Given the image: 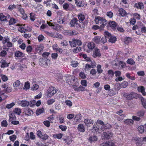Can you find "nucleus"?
Listing matches in <instances>:
<instances>
[{
	"label": "nucleus",
	"mask_w": 146,
	"mask_h": 146,
	"mask_svg": "<svg viewBox=\"0 0 146 146\" xmlns=\"http://www.w3.org/2000/svg\"><path fill=\"white\" fill-rule=\"evenodd\" d=\"M95 21L97 24L99 23L101 24L102 25L101 27H104V26L107 24L108 23V21L106 19L100 17H95Z\"/></svg>",
	"instance_id": "1"
},
{
	"label": "nucleus",
	"mask_w": 146,
	"mask_h": 146,
	"mask_svg": "<svg viewBox=\"0 0 146 146\" xmlns=\"http://www.w3.org/2000/svg\"><path fill=\"white\" fill-rule=\"evenodd\" d=\"M57 92L56 89L52 86L49 87L48 90L47 97L50 98L54 94Z\"/></svg>",
	"instance_id": "2"
},
{
	"label": "nucleus",
	"mask_w": 146,
	"mask_h": 146,
	"mask_svg": "<svg viewBox=\"0 0 146 146\" xmlns=\"http://www.w3.org/2000/svg\"><path fill=\"white\" fill-rule=\"evenodd\" d=\"M140 25L138 28L139 31L135 32L138 35H141L142 33H146V27L140 23Z\"/></svg>",
	"instance_id": "3"
},
{
	"label": "nucleus",
	"mask_w": 146,
	"mask_h": 146,
	"mask_svg": "<svg viewBox=\"0 0 146 146\" xmlns=\"http://www.w3.org/2000/svg\"><path fill=\"white\" fill-rule=\"evenodd\" d=\"M113 136L112 133L110 131L107 132H103L102 135V139H110Z\"/></svg>",
	"instance_id": "4"
},
{
	"label": "nucleus",
	"mask_w": 146,
	"mask_h": 146,
	"mask_svg": "<svg viewBox=\"0 0 146 146\" xmlns=\"http://www.w3.org/2000/svg\"><path fill=\"white\" fill-rule=\"evenodd\" d=\"M47 23L49 26L52 27V29L58 31L61 27V26L55 23H53L47 21Z\"/></svg>",
	"instance_id": "5"
},
{
	"label": "nucleus",
	"mask_w": 146,
	"mask_h": 146,
	"mask_svg": "<svg viewBox=\"0 0 146 146\" xmlns=\"http://www.w3.org/2000/svg\"><path fill=\"white\" fill-rule=\"evenodd\" d=\"M132 140L133 141L135 142L137 146H141L142 144L141 143V139L140 138L138 137H135L132 138Z\"/></svg>",
	"instance_id": "6"
},
{
	"label": "nucleus",
	"mask_w": 146,
	"mask_h": 146,
	"mask_svg": "<svg viewBox=\"0 0 146 146\" xmlns=\"http://www.w3.org/2000/svg\"><path fill=\"white\" fill-rule=\"evenodd\" d=\"M17 8L19 10V11L24 16H26L25 17H24L23 19L24 20H26L28 18V17L27 16L26 14L25 13V11L24 9L21 7L20 5H17Z\"/></svg>",
	"instance_id": "7"
},
{
	"label": "nucleus",
	"mask_w": 146,
	"mask_h": 146,
	"mask_svg": "<svg viewBox=\"0 0 146 146\" xmlns=\"http://www.w3.org/2000/svg\"><path fill=\"white\" fill-rule=\"evenodd\" d=\"M101 56V54L100 53V50L97 48H95L93 52V56L94 57L96 58V57H100Z\"/></svg>",
	"instance_id": "8"
},
{
	"label": "nucleus",
	"mask_w": 146,
	"mask_h": 146,
	"mask_svg": "<svg viewBox=\"0 0 146 146\" xmlns=\"http://www.w3.org/2000/svg\"><path fill=\"white\" fill-rule=\"evenodd\" d=\"M78 21V19L76 18H74L72 19L71 20L70 23V25L71 27H75L76 26L77 27H78L77 23Z\"/></svg>",
	"instance_id": "9"
},
{
	"label": "nucleus",
	"mask_w": 146,
	"mask_h": 146,
	"mask_svg": "<svg viewBox=\"0 0 146 146\" xmlns=\"http://www.w3.org/2000/svg\"><path fill=\"white\" fill-rule=\"evenodd\" d=\"M1 64V68H4L7 67L9 66V64L10 62H7L5 59H3L0 62Z\"/></svg>",
	"instance_id": "10"
},
{
	"label": "nucleus",
	"mask_w": 146,
	"mask_h": 146,
	"mask_svg": "<svg viewBox=\"0 0 146 146\" xmlns=\"http://www.w3.org/2000/svg\"><path fill=\"white\" fill-rule=\"evenodd\" d=\"M49 61L47 58H40L39 60V62H40L39 64L42 65H48L47 62Z\"/></svg>",
	"instance_id": "11"
},
{
	"label": "nucleus",
	"mask_w": 146,
	"mask_h": 146,
	"mask_svg": "<svg viewBox=\"0 0 146 146\" xmlns=\"http://www.w3.org/2000/svg\"><path fill=\"white\" fill-rule=\"evenodd\" d=\"M88 23V22L87 21H84V22H81L80 23V24H78V27H79L81 29H82V30L84 29L86 26L87 24Z\"/></svg>",
	"instance_id": "12"
},
{
	"label": "nucleus",
	"mask_w": 146,
	"mask_h": 146,
	"mask_svg": "<svg viewBox=\"0 0 146 146\" xmlns=\"http://www.w3.org/2000/svg\"><path fill=\"white\" fill-rule=\"evenodd\" d=\"M138 129L140 133H143L146 130V125H145L144 126L141 125L139 126L138 128Z\"/></svg>",
	"instance_id": "13"
},
{
	"label": "nucleus",
	"mask_w": 146,
	"mask_h": 146,
	"mask_svg": "<svg viewBox=\"0 0 146 146\" xmlns=\"http://www.w3.org/2000/svg\"><path fill=\"white\" fill-rule=\"evenodd\" d=\"M134 7L137 9H143L144 8V5L143 3L140 2L138 3H135V4Z\"/></svg>",
	"instance_id": "14"
},
{
	"label": "nucleus",
	"mask_w": 146,
	"mask_h": 146,
	"mask_svg": "<svg viewBox=\"0 0 146 146\" xmlns=\"http://www.w3.org/2000/svg\"><path fill=\"white\" fill-rule=\"evenodd\" d=\"M78 129L80 132H84L85 131V128L83 125L80 124L78 126Z\"/></svg>",
	"instance_id": "15"
},
{
	"label": "nucleus",
	"mask_w": 146,
	"mask_h": 146,
	"mask_svg": "<svg viewBox=\"0 0 146 146\" xmlns=\"http://www.w3.org/2000/svg\"><path fill=\"white\" fill-rule=\"evenodd\" d=\"M109 25L112 29H115L117 27L116 23L114 21H111L109 23Z\"/></svg>",
	"instance_id": "16"
},
{
	"label": "nucleus",
	"mask_w": 146,
	"mask_h": 146,
	"mask_svg": "<svg viewBox=\"0 0 146 146\" xmlns=\"http://www.w3.org/2000/svg\"><path fill=\"white\" fill-rule=\"evenodd\" d=\"M97 140V137L95 135L90 136L88 139V141L90 143H92L93 142L96 141Z\"/></svg>",
	"instance_id": "17"
},
{
	"label": "nucleus",
	"mask_w": 146,
	"mask_h": 146,
	"mask_svg": "<svg viewBox=\"0 0 146 146\" xmlns=\"http://www.w3.org/2000/svg\"><path fill=\"white\" fill-rule=\"evenodd\" d=\"M101 37L100 36H95L93 39V41L97 44H99L100 42Z\"/></svg>",
	"instance_id": "18"
},
{
	"label": "nucleus",
	"mask_w": 146,
	"mask_h": 146,
	"mask_svg": "<svg viewBox=\"0 0 146 146\" xmlns=\"http://www.w3.org/2000/svg\"><path fill=\"white\" fill-rule=\"evenodd\" d=\"M145 112V111L143 110H140L136 113V115L141 118V117H143L144 116Z\"/></svg>",
	"instance_id": "19"
},
{
	"label": "nucleus",
	"mask_w": 146,
	"mask_h": 146,
	"mask_svg": "<svg viewBox=\"0 0 146 146\" xmlns=\"http://www.w3.org/2000/svg\"><path fill=\"white\" fill-rule=\"evenodd\" d=\"M84 122L86 125H88L89 123L90 124H93L94 123L93 121L92 120L90 119H87L84 120Z\"/></svg>",
	"instance_id": "20"
},
{
	"label": "nucleus",
	"mask_w": 146,
	"mask_h": 146,
	"mask_svg": "<svg viewBox=\"0 0 146 146\" xmlns=\"http://www.w3.org/2000/svg\"><path fill=\"white\" fill-rule=\"evenodd\" d=\"M25 114L28 116L31 115L33 114V111L30 109H26L25 111Z\"/></svg>",
	"instance_id": "21"
},
{
	"label": "nucleus",
	"mask_w": 146,
	"mask_h": 146,
	"mask_svg": "<svg viewBox=\"0 0 146 146\" xmlns=\"http://www.w3.org/2000/svg\"><path fill=\"white\" fill-rule=\"evenodd\" d=\"M29 105V102L26 100H23L21 101V106L23 107L28 106Z\"/></svg>",
	"instance_id": "22"
},
{
	"label": "nucleus",
	"mask_w": 146,
	"mask_h": 146,
	"mask_svg": "<svg viewBox=\"0 0 146 146\" xmlns=\"http://www.w3.org/2000/svg\"><path fill=\"white\" fill-rule=\"evenodd\" d=\"M75 3H76L77 5L79 7H82L84 5V3L80 0H76Z\"/></svg>",
	"instance_id": "23"
},
{
	"label": "nucleus",
	"mask_w": 146,
	"mask_h": 146,
	"mask_svg": "<svg viewBox=\"0 0 146 146\" xmlns=\"http://www.w3.org/2000/svg\"><path fill=\"white\" fill-rule=\"evenodd\" d=\"M119 12L120 15L122 16H123L127 14L125 10L122 8H120L119 10Z\"/></svg>",
	"instance_id": "24"
},
{
	"label": "nucleus",
	"mask_w": 146,
	"mask_h": 146,
	"mask_svg": "<svg viewBox=\"0 0 146 146\" xmlns=\"http://www.w3.org/2000/svg\"><path fill=\"white\" fill-rule=\"evenodd\" d=\"M95 47V44L93 42H90L88 43V47L89 49L92 50Z\"/></svg>",
	"instance_id": "25"
},
{
	"label": "nucleus",
	"mask_w": 146,
	"mask_h": 146,
	"mask_svg": "<svg viewBox=\"0 0 146 146\" xmlns=\"http://www.w3.org/2000/svg\"><path fill=\"white\" fill-rule=\"evenodd\" d=\"M70 44V46L72 47H75L76 46V43L75 41V39H72L71 41H69Z\"/></svg>",
	"instance_id": "26"
},
{
	"label": "nucleus",
	"mask_w": 146,
	"mask_h": 146,
	"mask_svg": "<svg viewBox=\"0 0 146 146\" xmlns=\"http://www.w3.org/2000/svg\"><path fill=\"white\" fill-rule=\"evenodd\" d=\"M127 62L130 65H134L135 63L134 60L132 58H129L127 59Z\"/></svg>",
	"instance_id": "27"
},
{
	"label": "nucleus",
	"mask_w": 146,
	"mask_h": 146,
	"mask_svg": "<svg viewBox=\"0 0 146 146\" xmlns=\"http://www.w3.org/2000/svg\"><path fill=\"white\" fill-rule=\"evenodd\" d=\"M78 19L80 21H83L85 19V17L84 15L82 14H79L78 15Z\"/></svg>",
	"instance_id": "28"
},
{
	"label": "nucleus",
	"mask_w": 146,
	"mask_h": 146,
	"mask_svg": "<svg viewBox=\"0 0 146 146\" xmlns=\"http://www.w3.org/2000/svg\"><path fill=\"white\" fill-rule=\"evenodd\" d=\"M116 40L115 37L111 36L109 40V41L112 43H115Z\"/></svg>",
	"instance_id": "29"
},
{
	"label": "nucleus",
	"mask_w": 146,
	"mask_h": 146,
	"mask_svg": "<svg viewBox=\"0 0 146 146\" xmlns=\"http://www.w3.org/2000/svg\"><path fill=\"white\" fill-rule=\"evenodd\" d=\"M124 122L125 124H130V123L133 124V121L131 119H127L125 120Z\"/></svg>",
	"instance_id": "30"
},
{
	"label": "nucleus",
	"mask_w": 146,
	"mask_h": 146,
	"mask_svg": "<svg viewBox=\"0 0 146 146\" xmlns=\"http://www.w3.org/2000/svg\"><path fill=\"white\" fill-rule=\"evenodd\" d=\"M7 17L4 16L3 14H0V20L1 21H5L7 20Z\"/></svg>",
	"instance_id": "31"
},
{
	"label": "nucleus",
	"mask_w": 146,
	"mask_h": 146,
	"mask_svg": "<svg viewBox=\"0 0 146 146\" xmlns=\"http://www.w3.org/2000/svg\"><path fill=\"white\" fill-rule=\"evenodd\" d=\"M97 70L99 74L102 73L103 72V70L101 69V66L100 65L98 64L97 66Z\"/></svg>",
	"instance_id": "32"
},
{
	"label": "nucleus",
	"mask_w": 146,
	"mask_h": 146,
	"mask_svg": "<svg viewBox=\"0 0 146 146\" xmlns=\"http://www.w3.org/2000/svg\"><path fill=\"white\" fill-rule=\"evenodd\" d=\"M128 78L132 80H133L135 79V77L133 76H131L130 74L127 73L125 75Z\"/></svg>",
	"instance_id": "33"
},
{
	"label": "nucleus",
	"mask_w": 146,
	"mask_h": 146,
	"mask_svg": "<svg viewBox=\"0 0 146 146\" xmlns=\"http://www.w3.org/2000/svg\"><path fill=\"white\" fill-rule=\"evenodd\" d=\"M23 53L19 51H16L15 53V55L16 57H21L23 55Z\"/></svg>",
	"instance_id": "34"
},
{
	"label": "nucleus",
	"mask_w": 146,
	"mask_h": 146,
	"mask_svg": "<svg viewBox=\"0 0 146 146\" xmlns=\"http://www.w3.org/2000/svg\"><path fill=\"white\" fill-rule=\"evenodd\" d=\"M19 30L21 33H25L27 31V30L25 27H23V26H20L19 28Z\"/></svg>",
	"instance_id": "35"
},
{
	"label": "nucleus",
	"mask_w": 146,
	"mask_h": 146,
	"mask_svg": "<svg viewBox=\"0 0 146 146\" xmlns=\"http://www.w3.org/2000/svg\"><path fill=\"white\" fill-rule=\"evenodd\" d=\"M30 87V84L28 82H26L24 87L23 89L26 90H27Z\"/></svg>",
	"instance_id": "36"
},
{
	"label": "nucleus",
	"mask_w": 146,
	"mask_h": 146,
	"mask_svg": "<svg viewBox=\"0 0 146 146\" xmlns=\"http://www.w3.org/2000/svg\"><path fill=\"white\" fill-rule=\"evenodd\" d=\"M121 88V85L120 84L118 83H116L115 84V86L114 88L115 90H119Z\"/></svg>",
	"instance_id": "37"
},
{
	"label": "nucleus",
	"mask_w": 146,
	"mask_h": 146,
	"mask_svg": "<svg viewBox=\"0 0 146 146\" xmlns=\"http://www.w3.org/2000/svg\"><path fill=\"white\" fill-rule=\"evenodd\" d=\"M12 91V88L11 87H8L6 89H4L3 91L5 93H7L11 92Z\"/></svg>",
	"instance_id": "38"
},
{
	"label": "nucleus",
	"mask_w": 146,
	"mask_h": 146,
	"mask_svg": "<svg viewBox=\"0 0 146 146\" xmlns=\"http://www.w3.org/2000/svg\"><path fill=\"white\" fill-rule=\"evenodd\" d=\"M48 137L46 134H42L41 136L40 137V138L44 140H46L48 139Z\"/></svg>",
	"instance_id": "39"
},
{
	"label": "nucleus",
	"mask_w": 146,
	"mask_h": 146,
	"mask_svg": "<svg viewBox=\"0 0 146 146\" xmlns=\"http://www.w3.org/2000/svg\"><path fill=\"white\" fill-rule=\"evenodd\" d=\"M30 19L32 21H34L35 19V14L33 13L30 14Z\"/></svg>",
	"instance_id": "40"
},
{
	"label": "nucleus",
	"mask_w": 146,
	"mask_h": 146,
	"mask_svg": "<svg viewBox=\"0 0 146 146\" xmlns=\"http://www.w3.org/2000/svg\"><path fill=\"white\" fill-rule=\"evenodd\" d=\"M44 112V109H38L36 110V113L37 115H38L40 114L41 113Z\"/></svg>",
	"instance_id": "41"
},
{
	"label": "nucleus",
	"mask_w": 146,
	"mask_h": 146,
	"mask_svg": "<svg viewBox=\"0 0 146 146\" xmlns=\"http://www.w3.org/2000/svg\"><path fill=\"white\" fill-rule=\"evenodd\" d=\"M131 42V38L129 37H126L125 38V43L127 44Z\"/></svg>",
	"instance_id": "42"
},
{
	"label": "nucleus",
	"mask_w": 146,
	"mask_h": 146,
	"mask_svg": "<svg viewBox=\"0 0 146 146\" xmlns=\"http://www.w3.org/2000/svg\"><path fill=\"white\" fill-rule=\"evenodd\" d=\"M141 101L143 106L146 109V101L143 98H141Z\"/></svg>",
	"instance_id": "43"
},
{
	"label": "nucleus",
	"mask_w": 146,
	"mask_h": 146,
	"mask_svg": "<svg viewBox=\"0 0 146 146\" xmlns=\"http://www.w3.org/2000/svg\"><path fill=\"white\" fill-rule=\"evenodd\" d=\"M14 111L15 113L17 114L18 115H20L21 113V110L18 108H15Z\"/></svg>",
	"instance_id": "44"
},
{
	"label": "nucleus",
	"mask_w": 146,
	"mask_h": 146,
	"mask_svg": "<svg viewBox=\"0 0 146 146\" xmlns=\"http://www.w3.org/2000/svg\"><path fill=\"white\" fill-rule=\"evenodd\" d=\"M71 66L74 67H76L78 65V63L77 61H72L71 62Z\"/></svg>",
	"instance_id": "45"
},
{
	"label": "nucleus",
	"mask_w": 146,
	"mask_h": 146,
	"mask_svg": "<svg viewBox=\"0 0 146 146\" xmlns=\"http://www.w3.org/2000/svg\"><path fill=\"white\" fill-rule=\"evenodd\" d=\"M126 98L127 100H132L134 98L133 93H132L131 94H129L127 96Z\"/></svg>",
	"instance_id": "46"
},
{
	"label": "nucleus",
	"mask_w": 146,
	"mask_h": 146,
	"mask_svg": "<svg viewBox=\"0 0 146 146\" xmlns=\"http://www.w3.org/2000/svg\"><path fill=\"white\" fill-rule=\"evenodd\" d=\"M15 105V103L13 102H12L10 104H7L6 106V107L7 108L9 109L12 108Z\"/></svg>",
	"instance_id": "47"
},
{
	"label": "nucleus",
	"mask_w": 146,
	"mask_h": 146,
	"mask_svg": "<svg viewBox=\"0 0 146 146\" xmlns=\"http://www.w3.org/2000/svg\"><path fill=\"white\" fill-rule=\"evenodd\" d=\"M53 37L60 39H62V36L61 35L59 34L58 33H57L56 34H54V36Z\"/></svg>",
	"instance_id": "48"
},
{
	"label": "nucleus",
	"mask_w": 146,
	"mask_h": 146,
	"mask_svg": "<svg viewBox=\"0 0 146 146\" xmlns=\"http://www.w3.org/2000/svg\"><path fill=\"white\" fill-rule=\"evenodd\" d=\"M127 85L128 83L127 82L124 81L121 83V88H125L127 87Z\"/></svg>",
	"instance_id": "49"
},
{
	"label": "nucleus",
	"mask_w": 146,
	"mask_h": 146,
	"mask_svg": "<svg viewBox=\"0 0 146 146\" xmlns=\"http://www.w3.org/2000/svg\"><path fill=\"white\" fill-rule=\"evenodd\" d=\"M118 62L119 66H121L123 68L125 66V64L124 62L120 61H118Z\"/></svg>",
	"instance_id": "50"
},
{
	"label": "nucleus",
	"mask_w": 146,
	"mask_h": 146,
	"mask_svg": "<svg viewBox=\"0 0 146 146\" xmlns=\"http://www.w3.org/2000/svg\"><path fill=\"white\" fill-rule=\"evenodd\" d=\"M81 117V115L80 114H77L75 117V120L76 121H78V120L79 119H80V118Z\"/></svg>",
	"instance_id": "51"
},
{
	"label": "nucleus",
	"mask_w": 146,
	"mask_h": 146,
	"mask_svg": "<svg viewBox=\"0 0 146 146\" xmlns=\"http://www.w3.org/2000/svg\"><path fill=\"white\" fill-rule=\"evenodd\" d=\"M1 76L2 80L4 82H5L8 80V78L5 75H1Z\"/></svg>",
	"instance_id": "52"
},
{
	"label": "nucleus",
	"mask_w": 146,
	"mask_h": 146,
	"mask_svg": "<svg viewBox=\"0 0 146 146\" xmlns=\"http://www.w3.org/2000/svg\"><path fill=\"white\" fill-rule=\"evenodd\" d=\"M14 8H17V5L16 6H15L14 5H10L9 6L8 8L9 10L12 11L13 9Z\"/></svg>",
	"instance_id": "53"
},
{
	"label": "nucleus",
	"mask_w": 146,
	"mask_h": 146,
	"mask_svg": "<svg viewBox=\"0 0 146 146\" xmlns=\"http://www.w3.org/2000/svg\"><path fill=\"white\" fill-rule=\"evenodd\" d=\"M55 101L54 99H51L50 100H48L47 101V103L48 105H50L52 104Z\"/></svg>",
	"instance_id": "54"
},
{
	"label": "nucleus",
	"mask_w": 146,
	"mask_h": 146,
	"mask_svg": "<svg viewBox=\"0 0 146 146\" xmlns=\"http://www.w3.org/2000/svg\"><path fill=\"white\" fill-rule=\"evenodd\" d=\"M92 68V67L91 66V65L89 64H87L86 65V66L85 68V70H89L90 69Z\"/></svg>",
	"instance_id": "55"
},
{
	"label": "nucleus",
	"mask_w": 146,
	"mask_h": 146,
	"mask_svg": "<svg viewBox=\"0 0 146 146\" xmlns=\"http://www.w3.org/2000/svg\"><path fill=\"white\" fill-rule=\"evenodd\" d=\"M20 82L19 80H17L13 84V86L14 87H18L20 85Z\"/></svg>",
	"instance_id": "56"
},
{
	"label": "nucleus",
	"mask_w": 146,
	"mask_h": 146,
	"mask_svg": "<svg viewBox=\"0 0 146 146\" xmlns=\"http://www.w3.org/2000/svg\"><path fill=\"white\" fill-rule=\"evenodd\" d=\"M49 54H50L49 52H45L43 53L42 56L44 57L45 58H47V57H48V56H49Z\"/></svg>",
	"instance_id": "57"
},
{
	"label": "nucleus",
	"mask_w": 146,
	"mask_h": 146,
	"mask_svg": "<svg viewBox=\"0 0 146 146\" xmlns=\"http://www.w3.org/2000/svg\"><path fill=\"white\" fill-rule=\"evenodd\" d=\"M32 48L31 46H28L26 48V51L28 53H31L32 50Z\"/></svg>",
	"instance_id": "58"
},
{
	"label": "nucleus",
	"mask_w": 146,
	"mask_h": 146,
	"mask_svg": "<svg viewBox=\"0 0 146 146\" xmlns=\"http://www.w3.org/2000/svg\"><path fill=\"white\" fill-rule=\"evenodd\" d=\"M100 41L103 44H104L107 41V39L105 37H102L100 39Z\"/></svg>",
	"instance_id": "59"
},
{
	"label": "nucleus",
	"mask_w": 146,
	"mask_h": 146,
	"mask_svg": "<svg viewBox=\"0 0 146 146\" xmlns=\"http://www.w3.org/2000/svg\"><path fill=\"white\" fill-rule=\"evenodd\" d=\"M9 39L8 37H5L3 41V44H5L7 42V43L9 41Z\"/></svg>",
	"instance_id": "60"
},
{
	"label": "nucleus",
	"mask_w": 146,
	"mask_h": 146,
	"mask_svg": "<svg viewBox=\"0 0 146 146\" xmlns=\"http://www.w3.org/2000/svg\"><path fill=\"white\" fill-rule=\"evenodd\" d=\"M59 127L63 131H66L67 129V127L66 126H64L62 125H60Z\"/></svg>",
	"instance_id": "61"
},
{
	"label": "nucleus",
	"mask_w": 146,
	"mask_h": 146,
	"mask_svg": "<svg viewBox=\"0 0 146 146\" xmlns=\"http://www.w3.org/2000/svg\"><path fill=\"white\" fill-rule=\"evenodd\" d=\"M17 136L15 135H13L9 137V138L10 140L12 141H14L16 139Z\"/></svg>",
	"instance_id": "62"
},
{
	"label": "nucleus",
	"mask_w": 146,
	"mask_h": 146,
	"mask_svg": "<svg viewBox=\"0 0 146 146\" xmlns=\"http://www.w3.org/2000/svg\"><path fill=\"white\" fill-rule=\"evenodd\" d=\"M104 37L106 38L108 37H110L111 36V35L110 33L108 31H106L104 32Z\"/></svg>",
	"instance_id": "63"
},
{
	"label": "nucleus",
	"mask_w": 146,
	"mask_h": 146,
	"mask_svg": "<svg viewBox=\"0 0 146 146\" xmlns=\"http://www.w3.org/2000/svg\"><path fill=\"white\" fill-rule=\"evenodd\" d=\"M100 146H109L108 143V141L103 142L100 145Z\"/></svg>",
	"instance_id": "64"
}]
</instances>
